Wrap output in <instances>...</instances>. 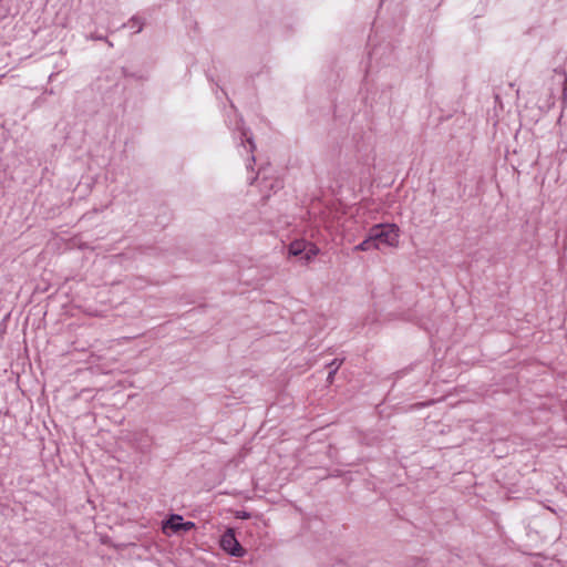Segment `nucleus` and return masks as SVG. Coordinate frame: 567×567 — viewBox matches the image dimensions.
Masks as SVG:
<instances>
[{
    "mask_svg": "<svg viewBox=\"0 0 567 567\" xmlns=\"http://www.w3.org/2000/svg\"><path fill=\"white\" fill-rule=\"evenodd\" d=\"M289 255L299 256L306 264L311 261L318 254V247L306 240H293L289 245Z\"/></svg>",
    "mask_w": 567,
    "mask_h": 567,
    "instance_id": "obj_2",
    "label": "nucleus"
},
{
    "mask_svg": "<svg viewBox=\"0 0 567 567\" xmlns=\"http://www.w3.org/2000/svg\"><path fill=\"white\" fill-rule=\"evenodd\" d=\"M342 361H338V360H334L330 363V367L332 368L331 370L333 372H337V370L340 368Z\"/></svg>",
    "mask_w": 567,
    "mask_h": 567,
    "instance_id": "obj_7",
    "label": "nucleus"
},
{
    "mask_svg": "<svg viewBox=\"0 0 567 567\" xmlns=\"http://www.w3.org/2000/svg\"><path fill=\"white\" fill-rule=\"evenodd\" d=\"M241 517H243V518H247V517H248V514H246V513H245V514H243V516H241Z\"/></svg>",
    "mask_w": 567,
    "mask_h": 567,
    "instance_id": "obj_9",
    "label": "nucleus"
},
{
    "mask_svg": "<svg viewBox=\"0 0 567 567\" xmlns=\"http://www.w3.org/2000/svg\"><path fill=\"white\" fill-rule=\"evenodd\" d=\"M182 516L172 515L169 519H167L166 523L163 525L164 532L167 533V529H171L173 533L182 532Z\"/></svg>",
    "mask_w": 567,
    "mask_h": 567,
    "instance_id": "obj_5",
    "label": "nucleus"
},
{
    "mask_svg": "<svg viewBox=\"0 0 567 567\" xmlns=\"http://www.w3.org/2000/svg\"><path fill=\"white\" fill-rule=\"evenodd\" d=\"M370 230L372 233V238L379 243V249H381L382 246L398 247L400 229L396 225L379 224L371 227Z\"/></svg>",
    "mask_w": 567,
    "mask_h": 567,
    "instance_id": "obj_1",
    "label": "nucleus"
},
{
    "mask_svg": "<svg viewBox=\"0 0 567 567\" xmlns=\"http://www.w3.org/2000/svg\"><path fill=\"white\" fill-rule=\"evenodd\" d=\"M220 547L235 557H243L245 554L244 548L237 540L235 532L231 528H228L220 537Z\"/></svg>",
    "mask_w": 567,
    "mask_h": 567,
    "instance_id": "obj_3",
    "label": "nucleus"
},
{
    "mask_svg": "<svg viewBox=\"0 0 567 567\" xmlns=\"http://www.w3.org/2000/svg\"><path fill=\"white\" fill-rule=\"evenodd\" d=\"M195 528V524L193 522H183L182 520V532H188L190 529Z\"/></svg>",
    "mask_w": 567,
    "mask_h": 567,
    "instance_id": "obj_6",
    "label": "nucleus"
},
{
    "mask_svg": "<svg viewBox=\"0 0 567 567\" xmlns=\"http://www.w3.org/2000/svg\"><path fill=\"white\" fill-rule=\"evenodd\" d=\"M355 251H368L371 249H379V243L372 238V233L369 230L367 238L353 248Z\"/></svg>",
    "mask_w": 567,
    "mask_h": 567,
    "instance_id": "obj_4",
    "label": "nucleus"
},
{
    "mask_svg": "<svg viewBox=\"0 0 567 567\" xmlns=\"http://www.w3.org/2000/svg\"><path fill=\"white\" fill-rule=\"evenodd\" d=\"M334 373L336 372H333L332 370L329 372V375H328L329 381H331L333 379Z\"/></svg>",
    "mask_w": 567,
    "mask_h": 567,
    "instance_id": "obj_8",
    "label": "nucleus"
}]
</instances>
